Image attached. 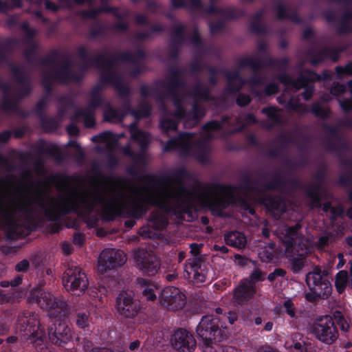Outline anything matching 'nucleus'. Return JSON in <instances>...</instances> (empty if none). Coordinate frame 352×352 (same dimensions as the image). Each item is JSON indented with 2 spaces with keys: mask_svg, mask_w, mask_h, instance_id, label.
<instances>
[{
  "mask_svg": "<svg viewBox=\"0 0 352 352\" xmlns=\"http://www.w3.org/2000/svg\"><path fill=\"white\" fill-rule=\"evenodd\" d=\"M298 228L281 224L275 232L285 246V254L289 258L295 273L299 272L304 267L305 258L311 248V240L298 235L296 231Z\"/></svg>",
  "mask_w": 352,
  "mask_h": 352,
  "instance_id": "f257e3e1",
  "label": "nucleus"
},
{
  "mask_svg": "<svg viewBox=\"0 0 352 352\" xmlns=\"http://www.w3.org/2000/svg\"><path fill=\"white\" fill-rule=\"evenodd\" d=\"M27 219V196L0 197V223L14 228Z\"/></svg>",
  "mask_w": 352,
  "mask_h": 352,
  "instance_id": "f03ea898",
  "label": "nucleus"
},
{
  "mask_svg": "<svg viewBox=\"0 0 352 352\" xmlns=\"http://www.w3.org/2000/svg\"><path fill=\"white\" fill-rule=\"evenodd\" d=\"M165 149H177L184 155L192 156L201 163L209 160L208 149L201 142H195V138L190 134H183L177 140L168 141Z\"/></svg>",
  "mask_w": 352,
  "mask_h": 352,
  "instance_id": "7ed1b4c3",
  "label": "nucleus"
},
{
  "mask_svg": "<svg viewBox=\"0 0 352 352\" xmlns=\"http://www.w3.org/2000/svg\"><path fill=\"white\" fill-rule=\"evenodd\" d=\"M20 339L22 342H29L34 346L43 342V333L39 328L37 316L32 312L24 313L19 318Z\"/></svg>",
  "mask_w": 352,
  "mask_h": 352,
  "instance_id": "20e7f679",
  "label": "nucleus"
},
{
  "mask_svg": "<svg viewBox=\"0 0 352 352\" xmlns=\"http://www.w3.org/2000/svg\"><path fill=\"white\" fill-rule=\"evenodd\" d=\"M31 302H36L41 308L46 309L52 317L65 314L67 304L61 299L55 298L51 293L44 291H35L30 295Z\"/></svg>",
  "mask_w": 352,
  "mask_h": 352,
  "instance_id": "39448f33",
  "label": "nucleus"
},
{
  "mask_svg": "<svg viewBox=\"0 0 352 352\" xmlns=\"http://www.w3.org/2000/svg\"><path fill=\"white\" fill-rule=\"evenodd\" d=\"M221 328H226L219 318L211 316H204L197 327L198 336L203 340L206 347L212 340L220 341Z\"/></svg>",
  "mask_w": 352,
  "mask_h": 352,
  "instance_id": "423d86ee",
  "label": "nucleus"
},
{
  "mask_svg": "<svg viewBox=\"0 0 352 352\" xmlns=\"http://www.w3.org/2000/svg\"><path fill=\"white\" fill-rule=\"evenodd\" d=\"M306 282L316 297L326 298L331 293V285L325 270H321L318 267L314 268L312 272L307 274Z\"/></svg>",
  "mask_w": 352,
  "mask_h": 352,
  "instance_id": "0eeeda50",
  "label": "nucleus"
},
{
  "mask_svg": "<svg viewBox=\"0 0 352 352\" xmlns=\"http://www.w3.org/2000/svg\"><path fill=\"white\" fill-rule=\"evenodd\" d=\"M63 283L66 290L75 295L83 294L88 287V280L81 268L77 265H71L65 271L63 277Z\"/></svg>",
  "mask_w": 352,
  "mask_h": 352,
  "instance_id": "6e6552de",
  "label": "nucleus"
},
{
  "mask_svg": "<svg viewBox=\"0 0 352 352\" xmlns=\"http://www.w3.org/2000/svg\"><path fill=\"white\" fill-rule=\"evenodd\" d=\"M310 331L317 339L327 344H331L338 336L334 322L329 316L318 320L312 325Z\"/></svg>",
  "mask_w": 352,
  "mask_h": 352,
  "instance_id": "1a4fd4ad",
  "label": "nucleus"
},
{
  "mask_svg": "<svg viewBox=\"0 0 352 352\" xmlns=\"http://www.w3.org/2000/svg\"><path fill=\"white\" fill-rule=\"evenodd\" d=\"M134 259L139 270L149 276L155 275L160 269L159 258L151 250H139L135 252Z\"/></svg>",
  "mask_w": 352,
  "mask_h": 352,
  "instance_id": "9d476101",
  "label": "nucleus"
},
{
  "mask_svg": "<svg viewBox=\"0 0 352 352\" xmlns=\"http://www.w3.org/2000/svg\"><path fill=\"white\" fill-rule=\"evenodd\" d=\"M126 260V255L122 250L105 249L99 256L98 270L102 274L105 273L108 270L122 265Z\"/></svg>",
  "mask_w": 352,
  "mask_h": 352,
  "instance_id": "9b49d317",
  "label": "nucleus"
},
{
  "mask_svg": "<svg viewBox=\"0 0 352 352\" xmlns=\"http://www.w3.org/2000/svg\"><path fill=\"white\" fill-rule=\"evenodd\" d=\"M159 300L164 307L173 311L181 309L186 305L185 295L175 287H167L162 289Z\"/></svg>",
  "mask_w": 352,
  "mask_h": 352,
  "instance_id": "f8f14e48",
  "label": "nucleus"
},
{
  "mask_svg": "<svg viewBox=\"0 0 352 352\" xmlns=\"http://www.w3.org/2000/svg\"><path fill=\"white\" fill-rule=\"evenodd\" d=\"M140 307L133 295L122 292L116 298V309L117 313L123 318H133L138 314Z\"/></svg>",
  "mask_w": 352,
  "mask_h": 352,
  "instance_id": "ddd939ff",
  "label": "nucleus"
},
{
  "mask_svg": "<svg viewBox=\"0 0 352 352\" xmlns=\"http://www.w3.org/2000/svg\"><path fill=\"white\" fill-rule=\"evenodd\" d=\"M207 274L206 264L197 258L188 260L185 266L184 276L192 279L194 283L199 284L205 282Z\"/></svg>",
  "mask_w": 352,
  "mask_h": 352,
  "instance_id": "4468645a",
  "label": "nucleus"
},
{
  "mask_svg": "<svg viewBox=\"0 0 352 352\" xmlns=\"http://www.w3.org/2000/svg\"><path fill=\"white\" fill-rule=\"evenodd\" d=\"M173 345L178 352H192L196 346V341L189 332L180 329L174 333Z\"/></svg>",
  "mask_w": 352,
  "mask_h": 352,
  "instance_id": "2eb2a0df",
  "label": "nucleus"
},
{
  "mask_svg": "<svg viewBox=\"0 0 352 352\" xmlns=\"http://www.w3.org/2000/svg\"><path fill=\"white\" fill-rule=\"evenodd\" d=\"M48 336L52 343L61 346L70 340L72 338L71 329L65 323L54 324V327H51L49 329Z\"/></svg>",
  "mask_w": 352,
  "mask_h": 352,
  "instance_id": "dca6fc26",
  "label": "nucleus"
},
{
  "mask_svg": "<svg viewBox=\"0 0 352 352\" xmlns=\"http://www.w3.org/2000/svg\"><path fill=\"white\" fill-rule=\"evenodd\" d=\"M256 287L248 280L241 282L234 292L233 300L237 304H243L256 294Z\"/></svg>",
  "mask_w": 352,
  "mask_h": 352,
  "instance_id": "f3484780",
  "label": "nucleus"
},
{
  "mask_svg": "<svg viewBox=\"0 0 352 352\" xmlns=\"http://www.w3.org/2000/svg\"><path fill=\"white\" fill-rule=\"evenodd\" d=\"M138 284L141 289L142 297L146 300L154 301L157 299L159 289L156 284L144 278L138 279Z\"/></svg>",
  "mask_w": 352,
  "mask_h": 352,
  "instance_id": "a211bd4d",
  "label": "nucleus"
},
{
  "mask_svg": "<svg viewBox=\"0 0 352 352\" xmlns=\"http://www.w3.org/2000/svg\"><path fill=\"white\" fill-rule=\"evenodd\" d=\"M96 305H94L93 302L87 305V303H82L79 308L76 310V325L81 329H86L89 327L90 323L91 322V319L89 317V312L87 311H84L82 309L87 308V309L89 310L94 307H96Z\"/></svg>",
  "mask_w": 352,
  "mask_h": 352,
  "instance_id": "6ab92c4d",
  "label": "nucleus"
},
{
  "mask_svg": "<svg viewBox=\"0 0 352 352\" xmlns=\"http://www.w3.org/2000/svg\"><path fill=\"white\" fill-rule=\"evenodd\" d=\"M224 239L228 245L239 249L244 248L247 243L244 234L239 232H230L225 234Z\"/></svg>",
  "mask_w": 352,
  "mask_h": 352,
  "instance_id": "aec40b11",
  "label": "nucleus"
},
{
  "mask_svg": "<svg viewBox=\"0 0 352 352\" xmlns=\"http://www.w3.org/2000/svg\"><path fill=\"white\" fill-rule=\"evenodd\" d=\"M122 136V134H120L119 137H116L111 132L104 131L100 135L94 137L92 140L95 142L101 143L102 145L105 146L107 149H111Z\"/></svg>",
  "mask_w": 352,
  "mask_h": 352,
  "instance_id": "412c9836",
  "label": "nucleus"
},
{
  "mask_svg": "<svg viewBox=\"0 0 352 352\" xmlns=\"http://www.w3.org/2000/svg\"><path fill=\"white\" fill-rule=\"evenodd\" d=\"M129 131L131 133V138L137 141L142 148L144 147L147 144H148L151 140L149 135L137 129L135 124H131L130 125Z\"/></svg>",
  "mask_w": 352,
  "mask_h": 352,
  "instance_id": "4be33fe9",
  "label": "nucleus"
},
{
  "mask_svg": "<svg viewBox=\"0 0 352 352\" xmlns=\"http://www.w3.org/2000/svg\"><path fill=\"white\" fill-rule=\"evenodd\" d=\"M309 77L308 79L301 78L298 80L294 81L292 80L288 76H283L280 78V81L285 84V85H292L294 87H295L297 89H300L302 87H305L308 80H316L318 79V76L312 72H307Z\"/></svg>",
  "mask_w": 352,
  "mask_h": 352,
  "instance_id": "5701e85b",
  "label": "nucleus"
},
{
  "mask_svg": "<svg viewBox=\"0 0 352 352\" xmlns=\"http://www.w3.org/2000/svg\"><path fill=\"white\" fill-rule=\"evenodd\" d=\"M335 285L338 293L344 292L347 285L351 286L350 274L345 270H341L336 276Z\"/></svg>",
  "mask_w": 352,
  "mask_h": 352,
  "instance_id": "b1692460",
  "label": "nucleus"
},
{
  "mask_svg": "<svg viewBox=\"0 0 352 352\" xmlns=\"http://www.w3.org/2000/svg\"><path fill=\"white\" fill-rule=\"evenodd\" d=\"M258 256L263 262L272 261L275 258H278L274 252V244H269L258 251Z\"/></svg>",
  "mask_w": 352,
  "mask_h": 352,
  "instance_id": "393cba45",
  "label": "nucleus"
},
{
  "mask_svg": "<svg viewBox=\"0 0 352 352\" xmlns=\"http://www.w3.org/2000/svg\"><path fill=\"white\" fill-rule=\"evenodd\" d=\"M220 128V124L217 122H210L207 123L203 129L202 134L205 140L209 139L212 137V132L218 130Z\"/></svg>",
  "mask_w": 352,
  "mask_h": 352,
  "instance_id": "a878e982",
  "label": "nucleus"
},
{
  "mask_svg": "<svg viewBox=\"0 0 352 352\" xmlns=\"http://www.w3.org/2000/svg\"><path fill=\"white\" fill-rule=\"evenodd\" d=\"M333 319L334 321L337 323V324L340 327L341 330L346 332L349 329V324L344 319L342 314L340 311H336L333 314Z\"/></svg>",
  "mask_w": 352,
  "mask_h": 352,
  "instance_id": "bb28decb",
  "label": "nucleus"
},
{
  "mask_svg": "<svg viewBox=\"0 0 352 352\" xmlns=\"http://www.w3.org/2000/svg\"><path fill=\"white\" fill-rule=\"evenodd\" d=\"M195 115L193 116V118L191 120H190L189 118V116H187V118H186V120L184 122V125L186 126V127H191L194 125H195L197 124V122H198V120L199 119V118L202 117L204 116V111L201 109H199L198 108H195Z\"/></svg>",
  "mask_w": 352,
  "mask_h": 352,
  "instance_id": "cd10ccee",
  "label": "nucleus"
},
{
  "mask_svg": "<svg viewBox=\"0 0 352 352\" xmlns=\"http://www.w3.org/2000/svg\"><path fill=\"white\" fill-rule=\"evenodd\" d=\"M323 210L329 213V217L332 219L340 215L343 212L341 208L331 207L329 204H326L323 206Z\"/></svg>",
  "mask_w": 352,
  "mask_h": 352,
  "instance_id": "c85d7f7f",
  "label": "nucleus"
},
{
  "mask_svg": "<svg viewBox=\"0 0 352 352\" xmlns=\"http://www.w3.org/2000/svg\"><path fill=\"white\" fill-rule=\"evenodd\" d=\"M21 1L22 0H8L7 3L0 1V11L6 12L14 7H19L22 5Z\"/></svg>",
  "mask_w": 352,
  "mask_h": 352,
  "instance_id": "c756f323",
  "label": "nucleus"
},
{
  "mask_svg": "<svg viewBox=\"0 0 352 352\" xmlns=\"http://www.w3.org/2000/svg\"><path fill=\"white\" fill-rule=\"evenodd\" d=\"M263 112L272 118L274 122H279L280 111L274 107H268L263 109Z\"/></svg>",
  "mask_w": 352,
  "mask_h": 352,
  "instance_id": "7c9ffc66",
  "label": "nucleus"
},
{
  "mask_svg": "<svg viewBox=\"0 0 352 352\" xmlns=\"http://www.w3.org/2000/svg\"><path fill=\"white\" fill-rule=\"evenodd\" d=\"M264 274L262 273L261 270L258 269L254 270L250 274V280H248L250 282L252 283L254 285L255 283L257 281H261L264 280Z\"/></svg>",
  "mask_w": 352,
  "mask_h": 352,
  "instance_id": "2f4dec72",
  "label": "nucleus"
},
{
  "mask_svg": "<svg viewBox=\"0 0 352 352\" xmlns=\"http://www.w3.org/2000/svg\"><path fill=\"white\" fill-rule=\"evenodd\" d=\"M162 129L165 131L175 130L176 129L177 124L175 122L168 119H162L160 122Z\"/></svg>",
  "mask_w": 352,
  "mask_h": 352,
  "instance_id": "473e14b6",
  "label": "nucleus"
},
{
  "mask_svg": "<svg viewBox=\"0 0 352 352\" xmlns=\"http://www.w3.org/2000/svg\"><path fill=\"white\" fill-rule=\"evenodd\" d=\"M283 307L285 309L287 314L292 318L295 317L296 310L294 306V303L291 300H287L284 302Z\"/></svg>",
  "mask_w": 352,
  "mask_h": 352,
  "instance_id": "72a5a7b5",
  "label": "nucleus"
},
{
  "mask_svg": "<svg viewBox=\"0 0 352 352\" xmlns=\"http://www.w3.org/2000/svg\"><path fill=\"white\" fill-rule=\"evenodd\" d=\"M312 111L316 116L322 118H324L328 115V111L326 109L320 107L318 104H315L313 105Z\"/></svg>",
  "mask_w": 352,
  "mask_h": 352,
  "instance_id": "f704fd0d",
  "label": "nucleus"
},
{
  "mask_svg": "<svg viewBox=\"0 0 352 352\" xmlns=\"http://www.w3.org/2000/svg\"><path fill=\"white\" fill-rule=\"evenodd\" d=\"M29 266H30V263H29L28 261L24 259L16 265L15 270L19 272H25L28 271Z\"/></svg>",
  "mask_w": 352,
  "mask_h": 352,
  "instance_id": "c9c22d12",
  "label": "nucleus"
},
{
  "mask_svg": "<svg viewBox=\"0 0 352 352\" xmlns=\"http://www.w3.org/2000/svg\"><path fill=\"white\" fill-rule=\"evenodd\" d=\"M345 90V87L342 85L334 84L331 89V94L335 96H338L342 94Z\"/></svg>",
  "mask_w": 352,
  "mask_h": 352,
  "instance_id": "e433bc0d",
  "label": "nucleus"
},
{
  "mask_svg": "<svg viewBox=\"0 0 352 352\" xmlns=\"http://www.w3.org/2000/svg\"><path fill=\"white\" fill-rule=\"evenodd\" d=\"M250 101V97L246 95H239L236 100L237 104L240 106H244L248 104Z\"/></svg>",
  "mask_w": 352,
  "mask_h": 352,
  "instance_id": "4c0bfd02",
  "label": "nucleus"
},
{
  "mask_svg": "<svg viewBox=\"0 0 352 352\" xmlns=\"http://www.w3.org/2000/svg\"><path fill=\"white\" fill-rule=\"evenodd\" d=\"M140 344L141 343L139 340H134L129 344V349L131 351L135 352L141 349Z\"/></svg>",
  "mask_w": 352,
  "mask_h": 352,
  "instance_id": "58836bf2",
  "label": "nucleus"
},
{
  "mask_svg": "<svg viewBox=\"0 0 352 352\" xmlns=\"http://www.w3.org/2000/svg\"><path fill=\"white\" fill-rule=\"evenodd\" d=\"M225 316L230 324H233L237 320V315L235 312L229 311Z\"/></svg>",
  "mask_w": 352,
  "mask_h": 352,
  "instance_id": "ea45409f",
  "label": "nucleus"
},
{
  "mask_svg": "<svg viewBox=\"0 0 352 352\" xmlns=\"http://www.w3.org/2000/svg\"><path fill=\"white\" fill-rule=\"evenodd\" d=\"M342 109L344 111H348L352 109V100H347L344 101H340Z\"/></svg>",
  "mask_w": 352,
  "mask_h": 352,
  "instance_id": "a19ab883",
  "label": "nucleus"
},
{
  "mask_svg": "<svg viewBox=\"0 0 352 352\" xmlns=\"http://www.w3.org/2000/svg\"><path fill=\"white\" fill-rule=\"evenodd\" d=\"M116 118V112L113 109H109L104 113V118L107 120L112 121Z\"/></svg>",
  "mask_w": 352,
  "mask_h": 352,
  "instance_id": "79ce46f5",
  "label": "nucleus"
},
{
  "mask_svg": "<svg viewBox=\"0 0 352 352\" xmlns=\"http://www.w3.org/2000/svg\"><path fill=\"white\" fill-rule=\"evenodd\" d=\"M22 282V276L21 275L16 276L14 278L10 280V286L12 287L19 285Z\"/></svg>",
  "mask_w": 352,
  "mask_h": 352,
  "instance_id": "37998d69",
  "label": "nucleus"
},
{
  "mask_svg": "<svg viewBox=\"0 0 352 352\" xmlns=\"http://www.w3.org/2000/svg\"><path fill=\"white\" fill-rule=\"evenodd\" d=\"M278 87L275 84H271L266 87L265 91L267 94L271 95L277 91Z\"/></svg>",
  "mask_w": 352,
  "mask_h": 352,
  "instance_id": "c03bdc74",
  "label": "nucleus"
},
{
  "mask_svg": "<svg viewBox=\"0 0 352 352\" xmlns=\"http://www.w3.org/2000/svg\"><path fill=\"white\" fill-rule=\"evenodd\" d=\"M342 24L343 26H345L348 24H352V14L344 15L342 20Z\"/></svg>",
  "mask_w": 352,
  "mask_h": 352,
  "instance_id": "a18cd8bd",
  "label": "nucleus"
},
{
  "mask_svg": "<svg viewBox=\"0 0 352 352\" xmlns=\"http://www.w3.org/2000/svg\"><path fill=\"white\" fill-rule=\"evenodd\" d=\"M234 258H235V263H237L239 265H245L247 262V259L243 258L242 256H241L239 254H236Z\"/></svg>",
  "mask_w": 352,
  "mask_h": 352,
  "instance_id": "49530a36",
  "label": "nucleus"
},
{
  "mask_svg": "<svg viewBox=\"0 0 352 352\" xmlns=\"http://www.w3.org/2000/svg\"><path fill=\"white\" fill-rule=\"evenodd\" d=\"M67 130L68 133L72 135H76L78 132V128L74 124L69 125L67 128Z\"/></svg>",
  "mask_w": 352,
  "mask_h": 352,
  "instance_id": "de8ad7c7",
  "label": "nucleus"
},
{
  "mask_svg": "<svg viewBox=\"0 0 352 352\" xmlns=\"http://www.w3.org/2000/svg\"><path fill=\"white\" fill-rule=\"evenodd\" d=\"M85 124L88 127H91L94 124V119L92 116H88L85 118Z\"/></svg>",
  "mask_w": 352,
  "mask_h": 352,
  "instance_id": "09e8293b",
  "label": "nucleus"
},
{
  "mask_svg": "<svg viewBox=\"0 0 352 352\" xmlns=\"http://www.w3.org/2000/svg\"><path fill=\"white\" fill-rule=\"evenodd\" d=\"M171 5L173 8H179L184 6V0H171Z\"/></svg>",
  "mask_w": 352,
  "mask_h": 352,
  "instance_id": "8fccbe9b",
  "label": "nucleus"
},
{
  "mask_svg": "<svg viewBox=\"0 0 352 352\" xmlns=\"http://www.w3.org/2000/svg\"><path fill=\"white\" fill-rule=\"evenodd\" d=\"M45 5L47 9L52 11H56L58 9V6L50 1H45Z\"/></svg>",
  "mask_w": 352,
  "mask_h": 352,
  "instance_id": "3c124183",
  "label": "nucleus"
},
{
  "mask_svg": "<svg viewBox=\"0 0 352 352\" xmlns=\"http://www.w3.org/2000/svg\"><path fill=\"white\" fill-rule=\"evenodd\" d=\"M213 249L223 254H226L228 252V249L224 245H214Z\"/></svg>",
  "mask_w": 352,
  "mask_h": 352,
  "instance_id": "603ef678",
  "label": "nucleus"
},
{
  "mask_svg": "<svg viewBox=\"0 0 352 352\" xmlns=\"http://www.w3.org/2000/svg\"><path fill=\"white\" fill-rule=\"evenodd\" d=\"M175 107L177 108V112L175 113V116L178 118H182L184 117V111L182 109V108H180L179 103H177V102H175Z\"/></svg>",
  "mask_w": 352,
  "mask_h": 352,
  "instance_id": "864d4df0",
  "label": "nucleus"
},
{
  "mask_svg": "<svg viewBox=\"0 0 352 352\" xmlns=\"http://www.w3.org/2000/svg\"><path fill=\"white\" fill-rule=\"evenodd\" d=\"M8 331V326L6 324L0 325V336L5 335ZM3 342V340L0 338V344Z\"/></svg>",
  "mask_w": 352,
  "mask_h": 352,
  "instance_id": "5fc2aeb1",
  "label": "nucleus"
},
{
  "mask_svg": "<svg viewBox=\"0 0 352 352\" xmlns=\"http://www.w3.org/2000/svg\"><path fill=\"white\" fill-rule=\"evenodd\" d=\"M62 250L63 252L65 254H69L72 252V248L70 245L67 243H63L62 244Z\"/></svg>",
  "mask_w": 352,
  "mask_h": 352,
  "instance_id": "6e6d98bb",
  "label": "nucleus"
},
{
  "mask_svg": "<svg viewBox=\"0 0 352 352\" xmlns=\"http://www.w3.org/2000/svg\"><path fill=\"white\" fill-rule=\"evenodd\" d=\"M312 93H313V90L311 87L307 88L305 90L304 94H303L305 99L309 100L311 98Z\"/></svg>",
  "mask_w": 352,
  "mask_h": 352,
  "instance_id": "4d7b16f0",
  "label": "nucleus"
},
{
  "mask_svg": "<svg viewBox=\"0 0 352 352\" xmlns=\"http://www.w3.org/2000/svg\"><path fill=\"white\" fill-rule=\"evenodd\" d=\"M123 153L126 155H128V156H130L131 158L133 159H135V157H134L133 153L131 152V148H130V146H126L125 148H124L123 149Z\"/></svg>",
  "mask_w": 352,
  "mask_h": 352,
  "instance_id": "13d9d810",
  "label": "nucleus"
},
{
  "mask_svg": "<svg viewBox=\"0 0 352 352\" xmlns=\"http://www.w3.org/2000/svg\"><path fill=\"white\" fill-rule=\"evenodd\" d=\"M149 114V109L146 107L142 112H138L135 113V116L138 118H142L144 116H147Z\"/></svg>",
  "mask_w": 352,
  "mask_h": 352,
  "instance_id": "bf43d9fd",
  "label": "nucleus"
},
{
  "mask_svg": "<svg viewBox=\"0 0 352 352\" xmlns=\"http://www.w3.org/2000/svg\"><path fill=\"white\" fill-rule=\"evenodd\" d=\"M177 277V274L175 272H173L171 274H168L166 275V278L168 281H173L175 280Z\"/></svg>",
  "mask_w": 352,
  "mask_h": 352,
  "instance_id": "052dcab7",
  "label": "nucleus"
},
{
  "mask_svg": "<svg viewBox=\"0 0 352 352\" xmlns=\"http://www.w3.org/2000/svg\"><path fill=\"white\" fill-rule=\"evenodd\" d=\"M344 73L352 74V63H349L342 69Z\"/></svg>",
  "mask_w": 352,
  "mask_h": 352,
  "instance_id": "680f3d73",
  "label": "nucleus"
},
{
  "mask_svg": "<svg viewBox=\"0 0 352 352\" xmlns=\"http://www.w3.org/2000/svg\"><path fill=\"white\" fill-rule=\"evenodd\" d=\"M10 138V134L7 132H4L1 134H0V141L1 142H6Z\"/></svg>",
  "mask_w": 352,
  "mask_h": 352,
  "instance_id": "e2e57ef3",
  "label": "nucleus"
},
{
  "mask_svg": "<svg viewBox=\"0 0 352 352\" xmlns=\"http://www.w3.org/2000/svg\"><path fill=\"white\" fill-rule=\"evenodd\" d=\"M258 352H275V351L269 346H262L258 349Z\"/></svg>",
  "mask_w": 352,
  "mask_h": 352,
  "instance_id": "0e129e2a",
  "label": "nucleus"
},
{
  "mask_svg": "<svg viewBox=\"0 0 352 352\" xmlns=\"http://www.w3.org/2000/svg\"><path fill=\"white\" fill-rule=\"evenodd\" d=\"M82 240H83V237L80 234L76 235L74 237V242L75 243L80 244L82 242Z\"/></svg>",
  "mask_w": 352,
  "mask_h": 352,
  "instance_id": "69168bd1",
  "label": "nucleus"
},
{
  "mask_svg": "<svg viewBox=\"0 0 352 352\" xmlns=\"http://www.w3.org/2000/svg\"><path fill=\"white\" fill-rule=\"evenodd\" d=\"M246 122L248 124L254 123L256 122V119L253 115L250 114L247 116Z\"/></svg>",
  "mask_w": 352,
  "mask_h": 352,
  "instance_id": "338daca9",
  "label": "nucleus"
},
{
  "mask_svg": "<svg viewBox=\"0 0 352 352\" xmlns=\"http://www.w3.org/2000/svg\"><path fill=\"white\" fill-rule=\"evenodd\" d=\"M90 352H113L109 349H93Z\"/></svg>",
  "mask_w": 352,
  "mask_h": 352,
  "instance_id": "774afa93",
  "label": "nucleus"
}]
</instances>
